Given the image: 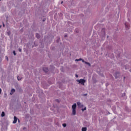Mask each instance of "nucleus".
<instances>
[{
    "mask_svg": "<svg viewBox=\"0 0 131 131\" xmlns=\"http://www.w3.org/2000/svg\"><path fill=\"white\" fill-rule=\"evenodd\" d=\"M77 81H78L79 83H81V84H82V85H84L85 80L83 79H81L80 80H77Z\"/></svg>",
    "mask_w": 131,
    "mask_h": 131,
    "instance_id": "1",
    "label": "nucleus"
},
{
    "mask_svg": "<svg viewBox=\"0 0 131 131\" xmlns=\"http://www.w3.org/2000/svg\"><path fill=\"white\" fill-rule=\"evenodd\" d=\"M77 104L79 108H82V107H83V105L81 104V103H80V102H77Z\"/></svg>",
    "mask_w": 131,
    "mask_h": 131,
    "instance_id": "2",
    "label": "nucleus"
},
{
    "mask_svg": "<svg viewBox=\"0 0 131 131\" xmlns=\"http://www.w3.org/2000/svg\"><path fill=\"white\" fill-rule=\"evenodd\" d=\"M18 120V118H17V117L14 116V121L13 122V123H17V121Z\"/></svg>",
    "mask_w": 131,
    "mask_h": 131,
    "instance_id": "3",
    "label": "nucleus"
},
{
    "mask_svg": "<svg viewBox=\"0 0 131 131\" xmlns=\"http://www.w3.org/2000/svg\"><path fill=\"white\" fill-rule=\"evenodd\" d=\"M72 108L73 110H76V103L72 105Z\"/></svg>",
    "mask_w": 131,
    "mask_h": 131,
    "instance_id": "4",
    "label": "nucleus"
},
{
    "mask_svg": "<svg viewBox=\"0 0 131 131\" xmlns=\"http://www.w3.org/2000/svg\"><path fill=\"white\" fill-rule=\"evenodd\" d=\"M43 70L45 72L47 73L49 71V69H48V68H43Z\"/></svg>",
    "mask_w": 131,
    "mask_h": 131,
    "instance_id": "5",
    "label": "nucleus"
},
{
    "mask_svg": "<svg viewBox=\"0 0 131 131\" xmlns=\"http://www.w3.org/2000/svg\"><path fill=\"white\" fill-rule=\"evenodd\" d=\"M14 93H15V89H12L11 91L10 95H13V94H14Z\"/></svg>",
    "mask_w": 131,
    "mask_h": 131,
    "instance_id": "6",
    "label": "nucleus"
},
{
    "mask_svg": "<svg viewBox=\"0 0 131 131\" xmlns=\"http://www.w3.org/2000/svg\"><path fill=\"white\" fill-rule=\"evenodd\" d=\"M125 27H126V28H127V29H129V26H128V24L125 23Z\"/></svg>",
    "mask_w": 131,
    "mask_h": 131,
    "instance_id": "7",
    "label": "nucleus"
},
{
    "mask_svg": "<svg viewBox=\"0 0 131 131\" xmlns=\"http://www.w3.org/2000/svg\"><path fill=\"white\" fill-rule=\"evenodd\" d=\"M36 36L37 37V38H40V35H39V34L38 33H36Z\"/></svg>",
    "mask_w": 131,
    "mask_h": 131,
    "instance_id": "8",
    "label": "nucleus"
},
{
    "mask_svg": "<svg viewBox=\"0 0 131 131\" xmlns=\"http://www.w3.org/2000/svg\"><path fill=\"white\" fill-rule=\"evenodd\" d=\"M75 114H76V110H73V115H75Z\"/></svg>",
    "mask_w": 131,
    "mask_h": 131,
    "instance_id": "9",
    "label": "nucleus"
},
{
    "mask_svg": "<svg viewBox=\"0 0 131 131\" xmlns=\"http://www.w3.org/2000/svg\"><path fill=\"white\" fill-rule=\"evenodd\" d=\"M81 130L82 131H86L87 130V128L85 127H82Z\"/></svg>",
    "mask_w": 131,
    "mask_h": 131,
    "instance_id": "10",
    "label": "nucleus"
},
{
    "mask_svg": "<svg viewBox=\"0 0 131 131\" xmlns=\"http://www.w3.org/2000/svg\"><path fill=\"white\" fill-rule=\"evenodd\" d=\"M1 116L2 117H4L5 116V112H2Z\"/></svg>",
    "mask_w": 131,
    "mask_h": 131,
    "instance_id": "11",
    "label": "nucleus"
},
{
    "mask_svg": "<svg viewBox=\"0 0 131 131\" xmlns=\"http://www.w3.org/2000/svg\"><path fill=\"white\" fill-rule=\"evenodd\" d=\"M85 64H86L87 65H89V66H91V63H90V62H84Z\"/></svg>",
    "mask_w": 131,
    "mask_h": 131,
    "instance_id": "12",
    "label": "nucleus"
},
{
    "mask_svg": "<svg viewBox=\"0 0 131 131\" xmlns=\"http://www.w3.org/2000/svg\"><path fill=\"white\" fill-rule=\"evenodd\" d=\"M81 60H82V59H81V58L76 59V61H81Z\"/></svg>",
    "mask_w": 131,
    "mask_h": 131,
    "instance_id": "13",
    "label": "nucleus"
},
{
    "mask_svg": "<svg viewBox=\"0 0 131 131\" xmlns=\"http://www.w3.org/2000/svg\"><path fill=\"white\" fill-rule=\"evenodd\" d=\"M66 124L65 123L62 124V126H63V127H66Z\"/></svg>",
    "mask_w": 131,
    "mask_h": 131,
    "instance_id": "14",
    "label": "nucleus"
},
{
    "mask_svg": "<svg viewBox=\"0 0 131 131\" xmlns=\"http://www.w3.org/2000/svg\"><path fill=\"white\" fill-rule=\"evenodd\" d=\"M18 51L19 52H22V49H21V48H19Z\"/></svg>",
    "mask_w": 131,
    "mask_h": 131,
    "instance_id": "15",
    "label": "nucleus"
},
{
    "mask_svg": "<svg viewBox=\"0 0 131 131\" xmlns=\"http://www.w3.org/2000/svg\"><path fill=\"white\" fill-rule=\"evenodd\" d=\"M13 54L14 55V56H16V52H15V51H13Z\"/></svg>",
    "mask_w": 131,
    "mask_h": 131,
    "instance_id": "16",
    "label": "nucleus"
},
{
    "mask_svg": "<svg viewBox=\"0 0 131 131\" xmlns=\"http://www.w3.org/2000/svg\"><path fill=\"white\" fill-rule=\"evenodd\" d=\"M60 40V38H58V39L57 40V42H59V41Z\"/></svg>",
    "mask_w": 131,
    "mask_h": 131,
    "instance_id": "17",
    "label": "nucleus"
},
{
    "mask_svg": "<svg viewBox=\"0 0 131 131\" xmlns=\"http://www.w3.org/2000/svg\"><path fill=\"white\" fill-rule=\"evenodd\" d=\"M81 61H82V62H83V63H84V62H86V61H84V60L83 59H82Z\"/></svg>",
    "mask_w": 131,
    "mask_h": 131,
    "instance_id": "18",
    "label": "nucleus"
},
{
    "mask_svg": "<svg viewBox=\"0 0 131 131\" xmlns=\"http://www.w3.org/2000/svg\"><path fill=\"white\" fill-rule=\"evenodd\" d=\"M17 79L18 80H21V79H19L18 76L17 77Z\"/></svg>",
    "mask_w": 131,
    "mask_h": 131,
    "instance_id": "19",
    "label": "nucleus"
},
{
    "mask_svg": "<svg viewBox=\"0 0 131 131\" xmlns=\"http://www.w3.org/2000/svg\"><path fill=\"white\" fill-rule=\"evenodd\" d=\"M2 94V89L0 88V95Z\"/></svg>",
    "mask_w": 131,
    "mask_h": 131,
    "instance_id": "20",
    "label": "nucleus"
},
{
    "mask_svg": "<svg viewBox=\"0 0 131 131\" xmlns=\"http://www.w3.org/2000/svg\"><path fill=\"white\" fill-rule=\"evenodd\" d=\"M84 110H86V107H85L84 108H83Z\"/></svg>",
    "mask_w": 131,
    "mask_h": 131,
    "instance_id": "21",
    "label": "nucleus"
},
{
    "mask_svg": "<svg viewBox=\"0 0 131 131\" xmlns=\"http://www.w3.org/2000/svg\"><path fill=\"white\" fill-rule=\"evenodd\" d=\"M75 76H76V77H78V75H76Z\"/></svg>",
    "mask_w": 131,
    "mask_h": 131,
    "instance_id": "22",
    "label": "nucleus"
},
{
    "mask_svg": "<svg viewBox=\"0 0 131 131\" xmlns=\"http://www.w3.org/2000/svg\"><path fill=\"white\" fill-rule=\"evenodd\" d=\"M64 37H67V35H65Z\"/></svg>",
    "mask_w": 131,
    "mask_h": 131,
    "instance_id": "23",
    "label": "nucleus"
},
{
    "mask_svg": "<svg viewBox=\"0 0 131 131\" xmlns=\"http://www.w3.org/2000/svg\"><path fill=\"white\" fill-rule=\"evenodd\" d=\"M82 111L83 112L84 111V110L83 108L82 109Z\"/></svg>",
    "mask_w": 131,
    "mask_h": 131,
    "instance_id": "24",
    "label": "nucleus"
},
{
    "mask_svg": "<svg viewBox=\"0 0 131 131\" xmlns=\"http://www.w3.org/2000/svg\"><path fill=\"white\" fill-rule=\"evenodd\" d=\"M18 122H20V120L18 119Z\"/></svg>",
    "mask_w": 131,
    "mask_h": 131,
    "instance_id": "25",
    "label": "nucleus"
},
{
    "mask_svg": "<svg viewBox=\"0 0 131 131\" xmlns=\"http://www.w3.org/2000/svg\"><path fill=\"white\" fill-rule=\"evenodd\" d=\"M45 19H43V22H45Z\"/></svg>",
    "mask_w": 131,
    "mask_h": 131,
    "instance_id": "26",
    "label": "nucleus"
},
{
    "mask_svg": "<svg viewBox=\"0 0 131 131\" xmlns=\"http://www.w3.org/2000/svg\"><path fill=\"white\" fill-rule=\"evenodd\" d=\"M3 27H5V25L3 24Z\"/></svg>",
    "mask_w": 131,
    "mask_h": 131,
    "instance_id": "27",
    "label": "nucleus"
},
{
    "mask_svg": "<svg viewBox=\"0 0 131 131\" xmlns=\"http://www.w3.org/2000/svg\"><path fill=\"white\" fill-rule=\"evenodd\" d=\"M61 4H63V1L61 2Z\"/></svg>",
    "mask_w": 131,
    "mask_h": 131,
    "instance_id": "28",
    "label": "nucleus"
},
{
    "mask_svg": "<svg viewBox=\"0 0 131 131\" xmlns=\"http://www.w3.org/2000/svg\"><path fill=\"white\" fill-rule=\"evenodd\" d=\"M86 95H87L86 94H84V96H86Z\"/></svg>",
    "mask_w": 131,
    "mask_h": 131,
    "instance_id": "29",
    "label": "nucleus"
},
{
    "mask_svg": "<svg viewBox=\"0 0 131 131\" xmlns=\"http://www.w3.org/2000/svg\"><path fill=\"white\" fill-rule=\"evenodd\" d=\"M2 27V26H0V28Z\"/></svg>",
    "mask_w": 131,
    "mask_h": 131,
    "instance_id": "30",
    "label": "nucleus"
},
{
    "mask_svg": "<svg viewBox=\"0 0 131 131\" xmlns=\"http://www.w3.org/2000/svg\"><path fill=\"white\" fill-rule=\"evenodd\" d=\"M1 1H2V0H0V2H1Z\"/></svg>",
    "mask_w": 131,
    "mask_h": 131,
    "instance_id": "31",
    "label": "nucleus"
}]
</instances>
